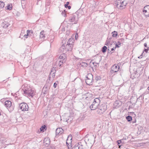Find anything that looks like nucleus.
Segmentation results:
<instances>
[{"instance_id":"4d7b16f0","label":"nucleus","mask_w":149,"mask_h":149,"mask_svg":"<svg viewBox=\"0 0 149 149\" xmlns=\"http://www.w3.org/2000/svg\"><path fill=\"white\" fill-rule=\"evenodd\" d=\"M132 123H134L135 122H136V120H135V121H132Z\"/></svg>"},{"instance_id":"09e8293b","label":"nucleus","mask_w":149,"mask_h":149,"mask_svg":"<svg viewBox=\"0 0 149 149\" xmlns=\"http://www.w3.org/2000/svg\"><path fill=\"white\" fill-rule=\"evenodd\" d=\"M108 51L109 53H113L112 52H111V51H110V50L109 49H108Z\"/></svg>"},{"instance_id":"a19ab883","label":"nucleus","mask_w":149,"mask_h":149,"mask_svg":"<svg viewBox=\"0 0 149 149\" xmlns=\"http://www.w3.org/2000/svg\"><path fill=\"white\" fill-rule=\"evenodd\" d=\"M54 38V37L53 36H52L51 37V40H50V42H52L53 41V39Z\"/></svg>"},{"instance_id":"f3484780","label":"nucleus","mask_w":149,"mask_h":149,"mask_svg":"<svg viewBox=\"0 0 149 149\" xmlns=\"http://www.w3.org/2000/svg\"><path fill=\"white\" fill-rule=\"evenodd\" d=\"M58 59L61 61H64V60L65 62L66 59H65V56L64 54H63L59 56Z\"/></svg>"},{"instance_id":"412c9836","label":"nucleus","mask_w":149,"mask_h":149,"mask_svg":"<svg viewBox=\"0 0 149 149\" xmlns=\"http://www.w3.org/2000/svg\"><path fill=\"white\" fill-rule=\"evenodd\" d=\"M115 49L116 48H118L120 47L121 45V43L119 41H118L117 42H115Z\"/></svg>"},{"instance_id":"680f3d73","label":"nucleus","mask_w":149,"mask_h":149,"mask_svg":"<svg viewBox=\"0 0 149 149\" xmlns=\"http://www.w3.org/2000/svg\"><path fill=\"white\" fill-rule=\"evenodd\" d=\"M78 149H79V147H78Z\"/></svg>"},{"instance_id":"c756f323","label":"nucleus","mask_w":149,"mask_h":149,"mask_svg":"<svg viewBox=\"0 0 149 149\" xmlns=\"http://www.w3.org/2000/svg\"><path fill=\"white\" fill-rule=\"evenodd\" d=\"M5 5L4 3L2 1H0V7L1 8H2L4 7Z\"/></svg>"},{"instance_id":"dca6fc26","label":"nucleus","mask_w":149,"mask_h":149,"mask_svg":"<svg viewBox=\"0 0 149 149\" xmlns=\"http://www.w3.org/2000/svg\"><path fill=\"white\" fill-rule=\"evenodd\" d=\"M72 138L71 136H70H70H69L67 139V140L66 141V145L67 146H68V145H69V143H71L72 142Z\"/></svg>"},{"instance_id":"cd10ccee","label":"nucleus","mask_w":149,"mask_h":149,"mask_svg":"<svg viewBox=\"0 0 149 149\" xmlns=\"http://www.w3.org/2000/svg\"><path fill=\"white\" fill-rule=\"evenodd\" d=\"M86 95L87 96V97H86V99H87L89 97H93V95L89 93H86Z\"/></svg>"},{"instance_id":"de8ad7c7","label":"nucleus","mask_w":149,"mask_h":149,"mask_svg":"<svg viewBox=\"0 0 149 149\" xmlns=\"http://www.w3.org/2000/svg\"><path fill=\"white\" fill-rule=\"evenodd\" d=\"M67 8L69 9H70L71 8V7L70 6H67Z\"/></svg>"},{"instance_id":"c9c22d12","label":"nucleus","mask_w":149,"mask_h":149,"mask_svg":"<svg viewBox=\"0 0 149 149\" xmlns=\"http://www.w3.org/2000/svg\"><path fill=\"white\" fill-rule=\"evenodd\" d=\"M69 4V2H66V4L65 5V7L66 8H67V6H68V5Z\"/></svg>"},{"instance_id":"5701e85b","label":"nucleus","mask_w":149,"mask_h":149,"mask_svg":"<svg viewBox=\"0 0 149 149\" xmlns=\"http://www.w3.org/2000/svg\"><path fill=\"white\" fill-rule=\"evenodd\" d=\"M80 65L81 66L86 67L87 66L88 64L87 63H86L81 62Z\"/></svg>"},{"instance_id":"a18cd8bd","label":"nucleus","mask_w":149,"mask_h":149,"mask_svg":"<svg viewBox=\"0 0 149 149\" xmlns=\"http://www.w3.org/2000/svg\"><path fill=\"white\" fill-rule=\"evenodd\" d=\"M143 53H142L141 54V55L140 56H139L138 57V58H142V56H143Z\"/></svg>"},{"instance_id":"7c9ffc66","label":"nucleus","mask_w":149,"mask_h":149,"mask_svg":"<svg viewBox=\"0 0 149 149\" xmlns=\"http://www.w3.org/2000/svg\"><path fill=\"white\" fill-rule=\"evenodd\" d=\"M101 110V109L99 108L97 110V113L100 114H101L104 112H102Z\"/></svg>"},{"instance_id":"6ab92c4d","label":"nucleus","mask_w":149,"mask_h":149,"mask_svg":"<svg viewBox=\"0 0 149 149\" xmlns=\"http://www.w3.org/2000/svg\"><path fill=\"white\" fill-rule=\"evenodd\" d=\"M144 95L143 94L140 95L138 98H137L136 102L138 101L141 102L144 99Z\"/></svg>"},{"instance_id":"4be33fe9","label":"nucleus","mask_w":149,"mask_h":149,"mask_svg":"<svg viewBox=\"0 0 149 149\" xmlns=\"http://www.w3.org/2000/svg\"><path fill=\"white\" fill-rule=\"evenodd\" d=\"M44 31H42L40 33V38L42 39L45 37V35L44 34Z\"/></svg>"},{"instance_id":"3c124183","label":"nucleus","mask_w":149,"mask_h":149,"mask_svg":"<svg viewBox=\"0 0 149 149\" xmlns=\"http://www.w3.org/2000/svg\"><path fill=\"white\" fill-rule=\"evenodd\" d=\"M28 35H27H27H24V36H25V37L26 38H27V36Z\"/></svg>"},{"instance_id":"72a5a7b5","label":"nucleus","mask_w":149,"mask_h":149,"mask_svg":"<svg viewBox=\"0 0 149 149\" xmlns=\"http://www.w3.org/2000/svg\"><path fill=\"white\" fill-rule=\"evenodd\" d=\"M9 24L8 23H6L3 25V27L5 28H7L9 26Z\"/></svg>"},{"instance_id":"49530a36","label":"nucleus","mask_w":149,"mask_h":149,"mask_svg":"<svg viewBox=\"0 0 149 149\" xmlns=\"http://www.w3.org/2000/svg\"><path fill=\"white\" fill-rule=\"evenodd\" d=\"M30 31L29 30H27V34L29 35V34L30 33Z\"/></svg>"},{"instance_id":"9b49d317","label":"nucleus","mask_w":149,"mask_h":149,"mask_svg":"<svg viewBox=\"0 0 149 149\" xmlns=\"http://www.w3.org/2000/svg\"><path fill=\"white\" fill-rule=\"evenodd\" d=\"M73 44H68L66 45L65 47V48L66 50L67 51H71L72 50V48L73 47Z\"/></svg>"},{"instance_id":"6e6552de","label":"nucleus","mask_w":149,"mask_h":149,"mask_svg":"<svg viewBox=\"0 0 149 149\" xmlns=\"http://www.w3.org/2000/svg\"><path fill=\"white\" fill-rule=\"evenodd\" d=\"M65 45L63 44L62 46L60 47L58 50L59 52L64 54L65 53L67 52Z\"/></svg>"},{"instance_id":"864d4df0","label":"nucleus","mask_w":149,"mask_h":149,"mask_svg":"<svg viewBox=\"0 0 149 149\" xmlns=\"http://www.w3.org/2000/svg\"><path fill=\"white\" fill-rule=\"evenodd\" d=\"M67 146L68 147V149H70V146H69V145H68V146Z\"/></svg>"},{"instance_id":"0eeeda50","label":"nucleus","mask_w":149,"mask_h":149,"mask_svg":"<svg viewBox=\"0 0 149 149\" xmlns=\"http://www.w3.org/2000/svg\"><path fill=\"white\" fill-rule=\"evenodd\" d=\"M119 66L114 65L111 67V72L112 73L117 72L119 70Z\"/></svg>"},{"instance_id":"58836bf2","label":"nucleus","mask_w":149,"mask_h":149,"mask_svg":"<svg viewBox=\"0 0 149 149\" xmlns=\"http://www.w3.org/2000/svg\"><path fill=\"white\" fill-rule=\"evenodd\" d=\"M49 149H55V147H54V146L52 145L50 146Z\"/></svg>"},{"instance_id":"f8f14e48","label":"nucleus","mask_w":149,"mask_h":149,"mask_svg":"<svg viewBox=\"0 0 149 149\" xmlns=\"http://www.w3.org/2000/svg\"><path fill=\"white\" fill-rule=\"evenodd\" d=\"M5 105L7 108H10L11 107H12L13 106L12 105L11 102L9 100H7L5 102Z\"/></svg>"},{"instance_id":"b1692460","label":"nucleus","mask_w":149,"mask_h":149,"mask_svg":"<svg viewBox=\"0 0 149 149\" xmlns=\"http://www.w3.org/2000/svg\"><path fill=\"white\" fill-rule=\"evenodd\" d=\"M112 36L113 37H116L118 35V33L117 32L114 31L112 32L111 33Z\"/></svg>"},{"instance_id":"39448f33","label":"nucleus","mask_w":149,"mask_h":149,"mask_svg":"<svg viewBox=\"0 0 149 149\" xmlns=\"http://www.w3.org/2000/svg\"><path fill=\"white\" fill-rule=\"evenodd\" d=\"M78 18L74 15L70 16L69 19V21L72 23V24H76L77 23Z\"/></svg>"},{"instance_id":"a878e982","label":"nucleus","mask_w":149,"mask_h":149,"mask_svg":"<svg viewBox=\"0 0 149 149\" xmlns=\"http://www.w3.org/2000/svg\"><path fill=\"white\" fill-rule=\"evenodd\" d=\"M126 118L128 122H130L132 120V117L130 116H128L126 117Z\"/></svg>"},{"instance_id":"423d86ee","label":"nucleus","mask_w":149,"mask_h":149,"mask_svg":"<svg viewBox=\"0 0 149 149\" xmlns=\"http://www.w3.org/2000/svg\"><path fill=\"white\" fill-rule=\"evenodd\" d=\"M19 108L22 111H28L29 108L28 105L25 103H22L19 105Z\"/></svg>"},{"instance_id":"e433bc0d","label":"nucleus","mask_w":149,"mask_h":149,"mask_svg":"<svg viewBox=\"0 0 149 149\" xmlns=\"http://www.w3.org/2000/svg\"><path fill=\"white\" fill-rule=\"evenodd\" d=\"M61 14L64 17H66V13H65V12H62L61 13Z\"/></svg>"},{"instance_id":"f704fd0d","label":"nucleus","mask_w":149,"mask_h":149,"mask_svg":"<svg viewBox=\"0 0 149 149\" xmlns=\"http://www.w3.org/2000/svg\"><path fill=\"white\" fill-rule=\"evenodd\" d=\"M149 47H148V48H145L144 49V50L143 51V53H144V52H145L147 53L148 52V51L149 50Z\"/></svg>"},{"instance_id":"c03bdc74","label":"nucleus","mask_w":149,"mask_h":149,"mask_svg":"<svg viewBox=\"0 0 149 149\" xmlns=\"http://www.w3.org/2000/svg\"><path fill=\"white\" fill-rule=\"evenodd\" d=\"M144 46H145V47H146V48H148V47L147 46V44L146 43H145L144 44Z\"/></svg>"},{"instance_id":"f257e3e1","label":"nucleus","mask_w":149,"mask_h":149,"mask_svg":"<svg viewBox=\"0 0 149 149\" xmlns=\"http://www.w3.org/2000/svg\"><path fill=\"white\" fill-rule=\"evenodd\" d=\"M127 3L126 0H116L115 3L117 8L120 9L125 8Z\"/></svg>"},{"instance_id":"2f4dec72","label":"nucleus","mask_w":149,"mask_h":149,"mask_svg":"<svg viewBox=\"0 0 149 149\" xmlns=\"http://www.w3.org/2000/svg\"><path fill=\"white\" fill-rule=\"evenodd\" d=\"M143 10H147V11H149V6L147 5L145 6L143 9Z\"/></svg>"},{"instance_id":"f03ea898","label":"nucleus","mask_w":149,"mask_h":149,"mask_svg":"<svg viewBox=\"0 0 149 149\" xmlns=\"http://www.w3.org/2000/svg\"><path fill=\"white\" fill-rule=\"evenodd\" d=\"M23 92L24 94L26 96H31L32 97L34 95V91L30 87H26L23 90Z\"/></svg>"},{"instance_id":"1a4fd4ad","label":"nucleus","mask_w":149,"mask_h":149,"mask_svg":"<svg viewBox=\"0 0 149 149\" xmlns=\"http://www.w3.org/2000/svg\"><path fill=\"white\" fill-rule=\"evenodd\" d=\"M112 37L109 38L108 37L106 41L105 45L107 46L110 45H112L113 42V41L112 40Z\"/></svg>"},{"instance_id":"13d9d810","label":"nucleus","mask_w":149,"mask_h":149,"mask_svg":"<svg viewBox=\"0 0 149 149\" xmlns=\"http://www.w3.org/2000/svg\"><path fill=\"white\" fill-rule=\"evenodd\" d=\"M148 89L149 90V86H148Z\"/></svg>"},{"instance_id":"ea45409f","label":"nucleus","mask_w":149,"mask_h":149,"mask_svg":"<svg viewBox=\"0 0 149 149\" xmlns=\"http://www.w3.org/2000/svg\"><path fill=\"white\" fill-rule=\"evenodd\" d=\"M79 149H86V148H83L82 145H81L79 147Z\"/></svg>"},{"instance_id":"20e7f679","label":"nucleus","mask_w":149,"mask_h":149,"mask_svg":"<svg viewBox=\"0 0 149 149\" xmlns=\"http://www.w3.org/2000/svg\"><path fill=\"white\" fill-rule=\"evenodd\" d=\"M86 77V83L89 85H92L93 81V75L91 73L88 74Z\"/></svg>"},{"instance_id":"a211bd4d","label":"nucleus","mask_w":149,"mask_h":149,"mask_svg":"<svg viewBox=\"0 0 149 149\" xmlns=\"http://www.w3.org/2000/svg\"><path fill=\"white\" fill-rule=\"evenodd\" d=\"M142 12L143 14L146 17H149V11H148L143 10Z\"/></svg>"},{"instance_id":"473e14b6","label":"nucleus","mask_w":149,"mask_h":149,"mask_svg":"<svg viewBox=\"0 0 149 149\" xmlns=\"http://www.w3.org/2000/svg\"><path fill=\"white\" fill-rule=\"evenodd\" d=\"M46 126L45 125L42 126L40 129V131H44V129L45 128Z\"/></svg>"},{"instance_id":"393cba45","label":"nucleus","mask_w":149,"mask_h":149,"mask_svg":"<svg viewBox=\"0 0 149 149\" xmlns=\"http://www.w3.org/2000/svg\"><path fill=\"white\" fill-rule=\"evenodd\" d=\"M73 40L72 39L70 38L68 40L67 42V44H73Z\"/></svg>"},{"instance_id":"c85d7f7f","label":"nucleus","mask_w":149,"mask_h":149,"mask_svg":"<svg viewBox=\"0 0 149 149\" xmlns=\"http://www.w3.org/2000/svg\"><path fill=\"white\" fill-rule=\"evenodd\" d=\"M107 47L106 46H104L102 48V51L103 53L106 52L107 50Z\"/></svg>"},{"instance_id":"ddd939ff","label":"nucleus","mask_w":149,"mask_h":149,"mask_svg":"<svg viewBox=\"0 0 149 149\" xmlns=\"http://www.w3.org/2000/svg\"><path fill=\"white\" fill-rule=\"evenodd\" d=\"M63 130L62 128H58L56 131V134H61L63 133Z\"/></svg>"},{"instance_id":"5fc2aeb1","label":"nucleus","mask_w":149,"mask_h":149,"mask_svg":"<svg viewBox=\"0 0 149 149\" xmlns=\"http://www.w3.org/2000/svg\"><path fill=\"white\" fill-rule=\"evenodd\" d=\"M30 31V33H33V31L32 30H31Z\"/></svg>"},{"instance_id":"7ed1b4c3","label":"nucleus","mask_w":149,"mask_h":149,"mask_svg":"<svg viewBox=\"0 0 149 149\" xmlns=\"http://www.w3.org/2000/svg\"><path fill=\"white\" fill-rule=\"evenodd\" d=\"M100 100L98 98H95L92 104L90 106V108L92 110H94L97 109L99 105Z\"/></svg>"},{"instance_id":"603ef678","label":"nucleus","mask_w":149,"mask_h":149,"mask_svg":"<svg viewBox=\"0 0 149 149\" xmlns=\"http://www.w3.org/2000/svg\"><path fill=\"white\" fill-rule=\"evenodd\" d=\"M114 49H115V48H112L111 49V51H113L114 50Z\"/></svg>"},{"instance_id":"2eb2a0df","label":"nucleus","mask_w":149,"mask_h":149,"mask_svg":"<svg viewBox=\"0 0 149 149\" xmlns=\"http://www.w3.org/2000/svg\"><path fill=\"white\" fill-rule=\"evenodd\" d=\"M99 108L101 109L102 112H104L107 110V107L105 104H102L100 106Z\"/></svg>"},{"instance_id":"bf43d9fd","label":"nucleus","mask_w":149,"mask_h":149,"mask_svg":"<svg viewBox=\"0 0 149 149\" xmlns=\"http://www.w3.org/2000/svg\"><path fill=\"white\" fill-rule=\"evenodd\" d=\"M123 39V38H122L121 39Z\"/></svg>"},{"instance_id":"aec40b11","label":"nucleus","mask_w":149,"mask_h":149,"mask_svg":"<svg viewBox=\"0 0 149 149\" xmlns=\"http://www.w3.org/2000/svg\"><path fill=\"white\" fill-rule=\"evenodd\" d=\"M56 67L54 66L53 68H52L51 72L53 74V77L54 78L55 76V73L56 72Z\"/></svg>"},{"instance_id":"6e6d98bb","label":"nucleus","mask_w":149,"mask_h":149,"mask_svg":"<svg viewBox=\"0 0 149 149\" xmlns=\"http://www.w3.org/2000/svg\"><path fill=\"white\" fill-rule=\"evenodd\" d=\"M119 146V148H121V147H121V146L120 145H119V146Z\"/></svg>"},{"instance_id":"79ce46f5","label":"nucleus","mask_w":149,"mask_h":149,"mask_svg":"<svg viewBox=\"0 0 149 149\" xmlns=\"http://www.w3.org/2000/svg\"><path fill=\"white\" fill-rule=\"evenodd\" d=\"M57 84L56 83H54V84L53 86L54 88H56L57 86Z\"/></svg>"},{"instance_id":"4468645a","label":"nucleus","mask_w":149,"mask_h":149,"mask_svg":"<svg viewBox=\"0 0 149 149\" xmlns=\"http://www.w3.org/2000/svg\"><path fill=\"white\" fill-rule=\"evenodd\" d=\"M64 63H65L64 60V61H61L58 59L56 62V64L58 67V66L60 67L61 66V65Z\"/></svg>"},{"instance_id":"bb28decb","label":"nucleus","mask_w":149,"mask_h":149,"mask_svg":"<svg viewBox=\"0 0 149 149\" xmlns=\"http://www.w3.org/2000/svg\"><path fill=\"white\" fill-rule=\"evenodd\" d=\"M6 9L10 10L12 9V4H10L6 7Z\"/></svg>"},{"instance_id":"37998d69","label":"nucleus","mask_w":149,"mask_h":149,"mask_svg":"<svg viewBox=\"0 0 149 149\" xmlns=\"http://www.w3.org/2000/svg\"><path fill=\"white\" fill-rule=\"evenodd\" d=\"M75 38L76 39H77L78 38V34L77 33H76L75 35Z\"/></svg>"},{"instance_id":"4c0bfd02","label":"nucleus","mask_w":149,"mask_h":149,"mask_svg":"<svg viewBox=\"0 0 149 149\" xmlns=\"http://www.w3.org/2000/svg\"><path fill=\"white\" fill-rule=\"evenodd\" d=\"M122 140H118V141H117V143H118V146H119V145L120 144V143L122 142V141H121Z\"/></svg>"},{"instance_id":"052dcab7","label":"nucleus","mask_w":149,"mask_h":149,"mask_svg":"<svg viewBox=\"0 0 149 149\" xmlns=\"http://www.w3.org/2000/svg\"><path fill=\"white\" fill-rule=\"evenodd\" d=\"M123 39V38H122L121 39Z\"/></svg>"},{"instance_id":"8fccbe9b","label":"nucleus","mask_w":149,"mask_h":149,"mask_svg":"<svg viewBox=\"0 0 149 149\" xmlns=\"http://www.w3.org/2000/svg\"><path fill=\"white\" fill-rule=\"evenodd\" d=\"M99 78L98 79V77H96V78H95V79H96V80H97L98 79H100V78H100V77H99Z\"/></svg>"},{"instance_id":"9d476101","label":"nucleus","mask_w":149,"mask_h":149,"mask_svg":"<svg viewBox=\"0 0 149 149\" xmlns=\"http://www.w3.org/2000/svg\"><path fill=\"white\" fill-rule=\"evenodd\" d=\"M49 139L48 138H45L44 140V144L46 147H48L50 144Z\"/></svg>"}]
</instances>
